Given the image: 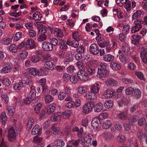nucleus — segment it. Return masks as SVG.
Returning <instances> with one entry per match:
<instances>
[{
	"mask_svg": "<svg viewBox=\"0 0 147 147\" xmlns=\"http://www.w3.org/2000/svg\"><path fill=\"white\" fill-rule=\"evenodd\" d=\"M86 86L79 87L78 89V92L80 94H83L84 97L88 100H91L92 98H95L96 96H94V97H92L91 95V93L89 91H86Z\"/></svg>",
	"mask_w": 147,
	"mask_h": 147,
	"instance_id": "1",
	"label": "nucleus"
},
{
	"mask_svg": "<svg viewBox=\"0 0 147 147\" xmlns=\"http://www.w3.org/2000/svg\"><path fill=\"white\" fill-rule=\"evenodd\" d=\"M90 89V92L91 93V95L92 97H94V96H96L95 98H92L91 99V100H93L94 102H96L97 98V95L96 94L98 93L100 89L99 84L98 83L95 84L94 85L91 86Z\"/></svg>",
	"mask_w": 147,
	"mask_h": 147,
	"instance_id": "2",
	"label": "nucleus"
},
{
	"mask_svg": "<svg viewBox=\"0 0 147 147\" xmlns=\"http://www.w3.org/2000/svg\"><path fill=\"white\" fill-rule=\"evenodd\" d=\"M5 133L7 134L9 140L11 142L14 140L18 134L17 131H16L15 129H6Z\"/></svg>",
	"mask_w": 147,
	"mask_h": 147,
	"instance_id": "3",
	"label": "nucleus"
},
{
	"mask_svg": "<svg viewBox=\"0 0 147 147\" xmlns=\"http://www.w3.org/2000/svg\"><path fill=\"white\" fill-rule=\"evenodd\" d=\"M94 106V103L92 102H90L86 103L83 107V112L86 114L89 113L92 110Z\"/></svg>",
	"mask_w": 147,
	"mask_h": 147,
	"instance_id": "4",
	"label": "nucleus"
},
{
	"mask_svg": "<svg viewBox=\"0 0 147 147\" xmlns=\"http://www.w3.org/2000/svg\"><path fill=\"white\" fill-rule=\"evenodd\" d=\"M77 75L78 79H80L81 80L86 81L89 78V75L84 69L79 70L77 73Z\"/></svg>",
	"mask_w": 147,
	"mask_h": 147,
	"instance_id": "5",
	"label": "nucleus"
},
{
	"mask_svg": "<svg viewBox=\"0 0 147 147\" xmlns=\"http://www.w3.org/2000/svg\"><path fill=\"white\" fill-rule=\"evenodd\" d=\"M140 57L142 62L147 64V47L145 46L142 48Z\"/></svg>",
	"mask_w": 147,
	"mask_h": 147,
	"instance_id": "6",
	"label": "nucleus"
},
{
	"mask_svg": "<svg viewBox=\"0 0 147 147\" xmlns=\"http://www.w3.org/2000/svg\"><path fill=\"white\" fill-rule=\"evenodd\" d=\"M134 23L135 25L132 27L131 30V32L133 33L138 32L142 27L141 24L139 20L137 19L134 22Z\"/></svg>",
	"mask_w": 147,
	"mask_h": 147,
	"instance_id": "7",
	"label": "nucleus"
},
{
	"mask_svg": "<svg viewBox=\"0 0 147 147\" xmlns=\"http://www.w3.org/2000/svg\"><path fill=\"white\" fill-rule=\"evenodd\" d=\"M105 85L107 86L113 87L117 86L118 81L112 78H108L105 82Z\"/></svg>",
	"mask_w": 147,
	"mask_h": 147,
	"instance_id": "8",
	"label": "nucleus"
},
{
	"mask_svg": "<svg viewBox=\"0 0 147 147\" xmlns=\"http://www.w3.org/2000/svg\"><path fill=\"white\" fill-rule=\"evenodd\" d=\"M51 33L53 34L59 40H61L63 37V34L59 28L55 29L52 30Z\"/></svg>",
	"mask_w": 147,
	"mask_h": 147,
	"instance_id": "9",
	"label": "nucleus"
},
{
	"mask_svg": "<svg viewBox=\"0 0 147 147\" xmlns=\"http://www.w3.org/2000/svg\"><path fill=\"white\" fill-rule=\"evenodd\" d=\"M109 75V71L108 70H98L96 76L100 79L103 78H107Z\"/></svg>",
	"mask_w": 147,
	"mask_h": 147,
	"instance_id": "10",
	"label": "nucleus"
},
{
	"mask_svg": "<svg viewBox=\"0 0 147 147\" xmlns=\"http://www.w3.org/2000/svg\"><path fill=\"white\" fill-rule=\"evenodd\" d=\"M89 51L90 53L94 55L98 54L99 52V47L97 45L95 44H92L89 48Z\"/></svg>",
	"mask_w": 147,
	"mask_h": 147,
	"instance_id": "11",
	"label": "nucleus"
},
{
	"mask_svg": "<svg viewBox=\"0 0 147 147\" xmlns=\"http://www.w3.org/2000/svg\"><path fill=\"white\" fill-rule=\"evenodd\" d=\"M122 51L123 53L126 55H129L131 54L130 49L127 43L124 42L122 45Z\"/></svg>",
	"mask_w": 147,
	"mask_h": 147,
	"instance_id": "12",
	"label": "nucleus"
},
{
	"mask_svg": "<svg viewBox=\"0 0 147 147\" xmlns=\"http://www.w3.org/2000/svg\"><path fill=\"white\" fill-rule=\"evenodd\" d=\"M115 93V91L113 90H111L110 89H107L103 94L102 96L103 98L108 99L109 97H111Z\"/></svg>",
	"mask_w": 147,
	"mask_h": 147,
	"instance_id": "13",
	"label": "nucleus"
},
{
	"mask_svg": "<svg viewBox=\"0 0 147 147\" xmlns=\"http://www.w3.org/2000/svg\"><path fill=\"white\" fill-rule=\"evenodd\" d=\"M42 47L44 50L48 51H51L53 49L52 44L50 42L46 41L43 42Z\"/></svg>",
	"mask_w": 147,
	"mask_h": 147,
	"instance_id": "14",
	"label": "nucleus"
},
{
	"mask_svg": "<svg viewBox=\"0 0 147 147\" xmlns=\"http://www.w3.org/2000/svg\"><path fill=\"white\" fill-rule=\"evenodd\" d=\"M56 105L55 103L50 104L47 108L46 113L50 115L53 113L55 109Z\"/></svg>",
	"mask_w": 147,
	"mask_h": 147,
	"instance_id": "15",
	"label": "nucleus"
},
{
	"mask_svg": "<svg viewBox=\"0 0 147 147\" xmlns=\"http://www.w3.org/2000/svg\"><path fill=\"white\" fill-rule=\"evenodd\" d=\"M13 67L10 63L5 64L4 67L1 70L2 73H6L9 72Z\"/></svg>",
	"mask_w": 147,
	"mask_h": 147,
	"instance_id": "16",
	"label": "nucleus"
},
{
	"mask_svg": "<svg viewBox=\"0 0 147 147\" xmlns=\"http://www.w3.org/2000/svg\"><path fill=\"white\" fill-rule=\"evenodd\" d=\"M93 136L91 134L88 135L85 137V140L86 145L89 146L92 144V141L94 140Z\"/></svg>",
	"mask_w": 147,
	"mask_h": 147,
	"instance_id": "17",
	"label": "nucleus"
},
{
	"mask_svg": "<svg viewBox=\"0 0 147 147\" xmlns=\"http://www.w3.org/2000/svg\"><path fill=\"white\" fill-rule=\"evenodd\" d=\"M132 38H133L131 40L132 43L134 45H137L139 43L141 37L138 35L134 34L132 36Z\"/></svg>",
	"mask_w": 147,
	"mask_h": 147,
	"instance_id": "18",
	"label": "nucleus"
},
{
	"mask_svg": "<svg viewBox=\"0 0 147 147\" xmlns=\"http://www.w3.org/2000/svg\"><path fill=\"white\" fill-rule=\"evenodd\" d=\"M100 122L98 119L97 118H94L93 119L91 123L93 129H98L99 127V124Z\"/></svg>",
	"mask_w": 147,
	"mask_h": 147,
	"instance_id": "19",
	"label": "nucleus"
},
{
	"mask_svg": "<svg viewBox=\"0 0 147 147\" xmlns=\"http://www.w3.org/2000/svg\"><path fill=\"white\" fill-rule=\"evenodd\" d=\"M114 56L111 54H107L104 55L103 57V59L104 61L109 62L113 61L114 59Z\"/></svg>",
	"mask_w": 147,
	"mask_h": 147,
	"instance_id": "20",
	"label": "nucleus"
},
{
	"mask_svg": "<svg viewBox=\"0 0 147 147\" xmlns=\"http://www.w3.org/2000/svg\"><path fill=\"white\" fill-rule=\"evenodd\" d=\"M45 66L46 68L51 70L54 69L55 67V65L53 63L50 61H45Z\"/></svg>",
	"mask_w": 147,
	"mask_h": 147,
	"instance_id": "21",
	"label": "nucleus"
},
{
	"mask_svg": "<svg viewBox=\"0 0 147 147\" xmlns=\"http://www.w3.org/2000/svg\"><path fill=\"white\" fill-rule=\"evenodd\" d=\"M62 114L60 112H58L55 113L52 119L53 121H59L61 118Z\"/></svg>",
	"mask_w": 147,
	"mask_h": 147,
	"instance_id": "22",
	"label": "nucleus"
},
{
	"mask_svg": "<svg viewBox=\"0 0 147 147\" xmlns=\"http://www.w3.org/2000/svg\"><path fill=\"white\" fill-rule=\"evenodd\" d=\"M89 76H91L94 74L96 71L95 69L93 68L87 66L86 67V71Z\"/></svg>",
	"mask_w": 147,
	"mask_h": 147,
	"instance_id": "23",
	"label": "nucleus"
},
{
	"mask_svg": "<svg viewBox=\"0 0 147 147\" xmlns=\"http://www.w3.org/2000/svg\"><path fill=\"white\" fill-rule=\"evenodd\" d=\"M94 111L96 112H99L102 109L103 106L101 102H99L94 107Z\"/></svg>",
	"mask_w": 147,
	"mask_h": 147,
	"instance_id": "24",
	"label": "nucleus"
},
{
	"mask_svg": "<svg viewBox=\"0 0 147 147\" xmlns=\"http://www.w3.org/2000/svg\"><path fill=\"white\" fill-rule=\"evenodd\" d=\"M1 101L3 102L7 103L9 101V98L7 95L5 93L1 92Z\"/></svg>",
	"mask_w": 147,
	"mask_h": 147,
	"instance_id": "25",
	"label": "nucleus"
},
{
	"mask_svg": "<svg viewBox=\"0 0 147 147\" xmlns=\"http://www.w3.org/2000/svg\"><path fill=\"white\" fill-rule=\"evenodd\" d=\"M15 112V109L13 107L9 106L7 108V113L9 116L13 115Z\"/></svg>",
	"mask_w": 147,
	"mask_h": 147,
	"instance_id": "26",
	"label": "nucleus"
},
{
	"mask_svg": "<svg viewBox=\"0 0 147 147\" xmlns=\"http://www.w3.org/2000/svg\"><path fill=\"white\" fill-rule=\"evenodd\" d=\"M129 103V101L124 96L121 97L120 100L119 101L118 105L119 106L121 107L122 106V104H127Z\"/></svg>",
	"mask_w": 147,
	"mask_h": 147,
	"instance_id": "27",
	"label": "nucleus"
},
{
	"mask_svg": "<svg viewBox=\"0 0 147 147\" xmlns=\"http://www.w3.org/2000/svg\"><path fill=\"white\" fill-rule=\"evenodd\" d=\"M34 123V120L32 117H30L27 121V129H31Z\"/></svg>",
	"mask_w": 147,
	"mask_h": 147,
	"instance_id": "28",
	"label": "nucleus"
},
{
	"mask_svg": "<svg viewBox=\"0 0 147 147\" xmlns=\"http://www.w3.org/2000/svg\"><path fill=\"white\" fill-rule=\"evenodd\" d=\"M24 84L22 82H19L18 83H16L14 84L13 87L14 89L16 91L19 90L21 88L24 86Z\"/></svg>",
	"mask_w": 147,
	"mask_h": 147,
	"instance_id": "29",
	"label": "nucleus"
},
{
	"mask_svg": "<svg viewBox=\"0 0 147 147\" xmlns=\"http://www.w3.org/2000/svg\"><path fill=\"white\" fill-rule=\"evenodd\" d=\"M26 48H32L34 46V42L33 40L28 39L26 42Z\"/></svg>",
	"mask_w": 147,
	"mask_h": 147,
	"instance_id": "30",
	"label": "nucleus"
},
{
	"mask_svg": "<svg viewBox=\"0 0 147 147\" xmlns=\"http://www.w3.org/2000/svg\"><path fill=\"white\" fill-rule=\"evenodd\" d=\"M110 66L111 68L113 70H119L121 67L119 64L114 62L111 63Z\"/></svg>",
	"mask_w": 147,
	"mask_h": 147,
	"instance_id": "31",
	"label": "nucleus"
},
{
	"mask_svg": "<svg viewBox=\"0 0 147 147\" xmlns=\"http://www.w3.org/2000/svg\"><path fill=\"white\" fill-rule=\"evenodd\" d=\"M55 145L57 146L62 147L65 144L64 141L62 139H57L54 142Z\"/></svg>",
	"mask_w": 147,
	"mask_h": 147,
	"instance_id": "32",
	"label": "nucleus"
},
{
	"mask_svg": "<svg viewBox=\"0 0 147 147\" xmlns=\"http://www.w3.org/2000/svg\"><path fill=\"white\" fill-rule=\"evenodd\" d=\"M73 38L76 41H79L81 39L80 33L78 32H73L72 35Z\"/></svg>",
	"mask_w": 147,
	"mask_h": 147,
	"instance_id": "33",
	"label": "nucleus"
},
{
	"mask_svg": "<svg viewBox=\"0 0 147 147\" xmlns=\"http://www.w3.org/2000/svg\"><path fill=\"white\" fill-rule=\"evenodd\" d=\"M29 72L32 75L34 76L39 75V71L36 68L31 67L29 68Z\"/></svg>",
	"mask_w": 147,
	"mask_h": 147,
	"instance_id": "34",
	"label": "nucleus"
},
{
	"mask_svg": "<svg viewBox=\"0 0 147 147\" xmlns=\"http://www.w3.org/2000/svg\"><path fill=\"white\" fill-rule=\"evenodd\" d=\"M35 90L34 88L32 89L28 95V97L31 98L32 99H33L36 98H37V97H35L36 93Z\"/></svg>",
	"mask_w": 147,
	"mask_h": 147,
	"instance_id": "35",
	"label": "nucleus"
},
{
	"mask_svg": "<svg viewBox=\"0 0 147 147\" xmlns=\"http://www.w3.org/2000/svg\"><path fill=\"white\" fill-rule=\"evenodd\" d=\"M112 124V123L111 121L107 120L103 123L102 127L103 129H108L111 127Z\"/></svg>",
	"mask_w": 147,
	"mask_h": 147,
	"instance_id": "36",
	"label": "nucleus"
},
{
	"mask_svg": "<svg viewBox=\"0 0 147 147\" xmlns=\"http://www.w3.org/2000/svg\"><path fill=\"white\" fill-rule=\"evenodd\" d=\"M59 47L62 49H65L67 48L66 42L65 41H62L59 43Z\"/></svg>",
	"mask_w": 147,
	"mask_h": 147,
	"instance_id": "37",
	"label": "nucleus"
},
{
	"mask_svg": "<svg viewBox=\"0 0 147 147\" xmlns=\"http://www.w3.org/2000/svg\"><path fill=\"white\" fill-rule=\"evenodd\" d=\"M135 74L140 80L144 81H146V78H144L143 74L141 72H136L135 73Z\"/></svg>",
	"mask_w": 147,
	"mask_h": 147,
	"instance_id": "38",
	"label": "nucleus"
},
{
	"mask_svg": "<svg viewBox=\"0 0 147 147\" xmlns=\"http://www.w3.org/2000/svg\"><path fill=\"white\" fill-rule=\"evenodd\" d=\"M109 42H107L104 39H102L98 42V45L101 47H104L107 46Z\"/></svg>",
	"mask_w": 147,
	"mask_h": 147,
	"instance_id": "39",
	"label": "nucleus"
},
{
	"mask_svg": "<svg viewBox=\"0 0 147 147\" xmlns=\"http://www.w3.org/2000/svg\"><path fill=\"white\" fill-rule=\"evenodd\" d=\"M46 103H49L51 102L53 100V96L51 95H46L44 98Z\"/></svg>",
	"mask_w": 147,
	"mask_h": 147,
	"instance_id": "40",
	"label": "nucleus"
},
{
	"mask_svg": "<svg viewBox=\"0 0 147 147\" xmlns=\"http://www.w3.org/2000/svg\"><path fill=\"white\" fill-rule=\"evenodd\" d=\"M41 18V15L38 12H36L33 14V18L35 20H39Z\"/></svg>",
	"mask_w": 147,
	"mask_h": 147,
	"instance_id": "41",
	"label": "nucleus"
},
{
	"mask_svg": "<svg viewBox=\"0 0 147 147\" xmlns=\"http://www.w3.org/2000/svg\"><path fill=\"white\" fill-rule=\"evenodd\" d=\"M113 102L111 100H109L106 102L104 103V106L106 109H110L112 107Z\"/></svg>",
	"mask_w": 147,
	"mask_h": 147,
	"instance_id": "42",
	"label": "nucleus"
},
{
	"mask_svg": "<svg viewBox=\"0 0 147 147\" xmlns=\"http://www.w3.org/2000/svg\"><path fill=\"white\" fill-rule=\"evenodd\" d=\"M85 49L83 46L80 45L76 49V52L78 53L83 54L85 51Z\"/></svg>",
	"mask_w": 147,
	"mask_h": 147,
	"instance_id": "43",
	"label": "nucleus"
},
{
	"mask_svg": "<svg viewBox=\"0 0 147 147\" xmlns=\"http://www.w3.org/2000/svg\"><path fill=\"white\" fill-rule=\"evenodd\" d=\"M130 26L129 25L124 26L122 29L123 34L126 35L129 32Z\"/></svg>",
	"mask_w": 147,
	"mask_h": 147,
	"instance_id": "44",
	"label": "nucleus"
},
{
	"mask_svg": "<svg viewBox=\"0 0 147 147\" xmlns=\"http://www.w3.org/2000/svg\"><path fill=\"white\" fill-rule=\"evenodd\" d=\"M1 40L2 43L6 45L10 44L11 42V39L8 37L3 38Z\"/></svg>",
	"mask_w": 147,
	"mask_h": 147,
	"instance_id": "45",
	"label": "nucleus"
},
{
	"mask_svg": "<svg viewBox=\"0 0 147 147\" xmlns=\"http://www.w3.org/2000/svg\"><path fill=\"white\" fill-rule=\"evenodd\" d=\"M9 51L12 52H15L18 49L17 46L15 44L11 45L9 47Z\"/></svg>",
	"mask_w": 147,
	"mask_h": 147,
	"instance_id": "46",
	"label": "nucleus"
},
{
	"mask_svg": "<svg viewBox=\"0 0 147 147\" xmlns=\"http://www.w3.org/2000/svg\"><path fill=\"white\" fill-rule=\"evenodd\" d=\"M141 13V11L138 10L132 16V18L134 20H136L137 18L140 17Z\"/></svg>",
	"mask_w": 147,
	"mask_h": 147,
	"instance_id": "47",
	"label": "nucleus"
},
{
	"mask_svg": "<svg viewBox=\"0 0 147 147\" xmlns=\"http://www.w3.org/2000/svg\"><path fill=\"white\" fill-rule=\"evenodd\" d=\"M107 65L106 63H101L99 65V67L98 70H108L107 69Z\"/></svg>",
	"mask_w": 147,
	"mask_h": 147,
	"instance_id": "48",
	"label": "nucleus"
},
{
	"mask_svg": "<svg viewBox=\"0 0 147 147\" xmlns=\"http://www.w3.org/2000/svg\"><path fill=\"white\" fill-rule=\"evenodd\" d=\"M125 5L124 6L125 8L126 9L128 12H129L131 10V2L129 0L125 3Z\"/></svg>",
	"mask_w": 147,
	"mask_h": 147,
	"instance_id": "49",
	"label": "nucleus"
},
{
	"mask_svg": "<svg viewBox=\"0 0 147 147\" xmlns=\"http://www.w3.org/2000/svg\"><path fill=\"white\" fill-rule=\"evenodd\" d=\"M31 59L33 63H35L39 61L40 60V58L39 56L33 55L32 56Z\"/></svg>",
	"mask_w": 147,
	"mask_h": 147,
	"instance_id": "50",
	"label": "nucleus"
},
{
	"mask_svg": "<svg viewBox=\"0 0 147 147\" xmlns=\"http://www.w3.org/2000/svg\"><path fill=\"white\" fill-rule=\"evenodd\" d=\"M22 33L20 32H17L14 37V41L16 42L19 40L22 37Z\"/></svg>",
	"mask_w": 147,
	"mask_h": 147,
	"instance_id": "51",
	"label": "nucleus"
},
{
	"mask_svg": "<svg viewBox=\"0 0 147 147\" xmlns=\"http://www.w3.org/2000/svg\"><path fill=\"white\" fill-rule=\"evenodd\" d=\"M42 133V129H32L31 133L32 135L37 134L40 135Z\"/></svg>",
	"mask_w": 147,
	"mask_h": 147,
	"instance_id": "52",
	"label": "nucleus"
},
{
	"mask_svg": "<svg viewBox=\"0 0 147 147\" xmlns=\"http://www.w3.org/2000/svg\"><path fill=\"white\" fill-rule=\"evenodd\" d=\"M50 58V55L49 54H47L43 55L40 58L41 61L42 62H45L49 60Z\"/></svg>",
	"mask_w": 147,
	"mask_h": 147,
	"instance_id": "53",
	"label": "nucleus"
},
{
	"mask_svg": "<svg viewBox=\"0 0 147 147\" xmlns=\"http://www.w3.org/2000/svg\"><path fill=\"white\" fill-rule=\"evenodd\" d=\"M28 54V53L26 51L23 50L20 53L19 56L21 59H23L27 57Z\"/></svg>",
	"mask_w": 147,
	"mask_h": 147,
	"instance_id": "54",
	"label": "nucleus"
},
{
	"mask_svg": "<svg viewBox=\"0 0 147 147\" xmlns=\"http://www.w3.org/2000/svg\"><path fill=\"white\" fill-rule=\"evenodd\" d=\"M47 38V36L45 34H42L38 38V41L39 42L43 41Z\"/></svg>",
	"mask_w": 147,
	"mask_h": 147,
	"instance_id": "55",
	"label": "nucleus"
},
{
	"mask_svg": "<svg viewBox=\"0 0 147 147\" xmlns=\"http://www.w3.org/2000/svg\"><path fill=\"white\" fill-rule=\"evenodd\" d=\"M77 75H78L77 74ZM78 76H76V75L74 76H72L70 77L69 80L70 81L73 83H76L78 80Z\"/></svg>",
	"mask_w": 147,
	"mask_h": 147,
	"instance_id": "56",
	"label": "nucleus"
},
{
	"mask_svg": "<svg viewBox=\"0 0 147 147\" xmlns=\"http://www.w3.org/2000/svg\"><path fill=\"white\" fill-rule=\"evenodd\" d=\"M127 117V113L124 112L120 113L118 115V118L121 119H125Z\"/></svg>",
	"mask_w": 147,
	"mask_h": 147,
	"instance_id": "57",
	"label": "nucleus"
},
{
	"mask_svg": "<svg viewBox=\"0 0 147 147\" xmlns=\"http://www.w3.org/2000/svg\"><path fill=\"white\" fill-rule=\"evenodd\" d=\"M134 91V89L131 87L128 88L125 90V93L127 95H131Z\"/></svg>",
	"mask_w": 147,
	"mask_h": 147,
	"instance_id": "58",
	"label": "nucleus"
},
{
	"mask_svg": "<svg viewBox=\"0 0 147 147\" xmlns=\"http://www.w3.org/2000/svg\"><path fill=\"white\" fill-rule=\"evenodd\" d=\"M43 138L37 136H35L34 138L33 141L35 143H40L42 140Z\"/></svg>",
	"mask_w": 147,
	"mask_h": 147,
	"instance_id": "59",
	"label": "nucleus"
},
{
	"mask_svg": "<svg viewBox=\"0 0 147 147\" xmlns=\"http://www.w3.org/2000/svg\"><path fill=\"white\" fill-rule=\"evenodd\" d=\"M50 42L53 46H56L58 44V40L56 38H53L50 39Z\"/></svg>",
	"mask_w": 147,
	"mask_h": 147,
	"instance_id": "60",
	"label": "nucleus"
},
{
	"mask_svg": "<svg viewBox=\"0 0 147 147\" xmlns=\"http://www.w3.org/2000/svg\"><path fill=\"white\" fill-rule=\"evenodd\" d=\"M33 22H28L25 24V26L26 29H32L33 28Z\"/></svg>",
	"mask_w": 147,
	"mask_h": 147,
	"instance_id": "61",
	"label": "nucleus"
},
{
	"mask_svg": "<svg viewBox=\"0 0 147 147\" xmlns=\"http://www.w3.org/2000/svg\"><path fill=\"white\" fill-rule=\"evenodd\" d=\"M125 140V138L124 136L121 135L118 137L117 138V141L119 142L123 143Z\"/></svg>",
	"mask_w": 147,
	"mask_h": 147,
	"instance_id": "62",
	"label": "nucleus"
},
{
	"mask_svg": "<svg viewBox=\"0 0 147 147\" xmlns=\"http://www.w3.org/2000/svg\"><path fill=\"white\" fill-rule=\"evenodd\" d=\"M127 67L130 70H133L135 69L136 68V66L133 63L130 62L127 65Z\"/></svg>",
	"mask_w": 147,
	"mask_h": 147,
	"instance_id": "63",
	"label": "nucleus"
},
{
	"mask_svg": "<svg viewBox=\"0 0 147 147\" xmlns=\"http://www.w3.org/2000/svg\"><path fill=\"white\" fill-rule=\"evenodd\" d=\"M142 7L145 10H147V0H142Z\"/></svg>",
	"mask_w": 147,
	"mask_h": 147,
	"instance_id": "64",
	"label": "nucleus"
}]
</instances>
